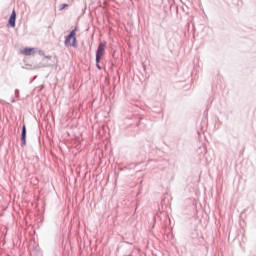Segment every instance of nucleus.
Listing matches in <instances>:
<instances>
[{
	"label": "nucleus",
	"mask_w": 256,
	"mask_h": 256,
	"mask_svg": "<svg viewBox=\"0 0 256 256\" xmlns=\"http://www.w3.org/2000/svg\"><path fill=\"white\" fill-rule=\"evenodd\" d=\"M17 19V13L15 10L12 11L8 24L10 27H15V21Z\"/></svg>",
	"instance_id": "obj_5"
},
{
	"label": "nucleus",
	"mask_w": 256,
	"mask_h": 256,
	"mask_svg": "<svg viewBox=\"0 0 256 256\" xmlns=\"http://www.w3.org/2000/svg\"><path fill=\"white\" fill-rule=\"evenodd\" d=\"M37 48H24L22 50H20L21 55H25L26 57H31L33 55H35V53H37Z\"/></svg>",
	"instance_id": "obj_3"
},
{
	"label": "nucleus",
	"mask_w": 256,
	"mask_h": 256,
	"mask_svg": "<svg viewBox=\"0 0 256 256\" xmlns=\"http://www.w3.org/2000/svg\"><path fill=\"white\" fill-rule=\"evenodd\" d=\"M21 141H22V147H24V145H27V128L25 127V125L22 126Z\"/></svg>",
	"instance_id": "obj_4"
},
{
	"label": "nucleus",
	"mask_w": 256,
	"mask_h": 256,
	"mask_svg": "<svg viewBox=\"0 0 256 256\" xmlns=\"http://www.w3.org/2000/svg\"><path fill=\"white\" fill-rule=\"evenodd\" d=\"M67 7H69L68 4H62L60 7V11H63V9H67Z\"/></svg>",
	"instance_id": "obj_6"
},
{
	"label": "nucleus",
	"mask_w": 256,
	"mask_h": 256,
	"mask_svg": "<svg viewBox=\"0 0 256 256\" xmlns=\"http://www.w3.org/2000/svg\"><path fill=\"white\" fill-rule=\"evenodd\" d=\"M66 47H77V37L75 30H72L64 41Z\"/></svg>",
	"instance_id": "obj_1"
},
{
	"label": "nucleus",
	"mask_w": 256,
	"mask_h": 256,
	"mask_svg": "<svg viewBox=\"0 0 256 256\" xmlns=\"http://www.w3.org/2000/svg\"><path fill=\"white\" fill-rule=\"evenodd\" d=\"M96 67L97 69H99V71H101V65H99V63L96 62Z\"/></svg>",
	"instance_id": "obj_7"
},
{
	"label": "nucleus",
	"mask_w": 256,
	"mask_h": 256,
	"mask_svg": "<svg viewBox=\"0 0 256 256\" xmlns=\"http://www.w3.org/2000/svg\"><path fill=\"white\" fill-rule=\"evenodd\" d=\"M105 47H107V42H100L96 51V63H100L105 55Z\"/></svg>",
	"instance_id": "obj_2"
}]
</instances>
